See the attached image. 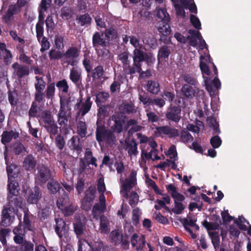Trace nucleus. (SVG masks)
Segmentation results:
<instances>
[{"label": "nucleus", "mask_w": 251, "mask_h": 251, "mask_svg": "<svg viewBox=\"0 0 251 251\" xmlns=\"http://www.w3.org/2000/svg\"><path fill=\"white\" fill-rule=\"evenodd\" d=\"M132 58V66L128 65L126 68L127 73L130 75L134 74L136 72H140L143 62H145L147 66H149L155 61V58L152 53H148L138 48L135 49L133 51Z\"/></svg>", "instance_id": "obj_1"}, {"label": "nucleus", "mask_w": 251, "mask_h": 251, "mask_svg": "<svg viewBox=\"0 0 251 251\" xmlns=\"http://www.w3.org/2000/svg\"><path fill=\"white\" fill-rule=\"evenodd\" d=\"M157 17L161 20L156 24L158 32L164 36H167L171 34V29L169 23L171 18L166 8L160 9L157 13Z\"/></svg>", "instance_id": "obj_2"}, {"label": "nucleus", "mask_w": 251, "mask_h": 251, "mask_svg": "<svg viewBox=\"0 0 251 251\" xmlns=\"http://www.w3.org/2000/svg\"><path fill=\"white\" fill-rule=\"evenodd\" d=\"M96 138L99 144L105 141L108 145H112L116 141V136L110 130L106 129L104 126L97 123Z\"/></svg>", "instance_id": "obj_3"}, {"label": "nucleus", "mask_w": 251, "mask_h": 251, "mask_svg": "<svg viewBox=\"0 0 251 251\" xmlns=\"http://www.w3.org/2000/svg\"><path fill=\"white\" fill-rule=\"evenodd\" d=\"M70 98L64 100L60 99V107L57 114V122L61 126L63 127L67 128V123L70 117V114L67 113V110H70L69 106L70 103Z\"/></svg>", "instance_id": "obj_4"}, {"label": "nucleus", "mask_w": 251, "mask_h": 251, "mask_svg": "<svg viewBox=\"0 0 251 251\" xmlns=\"http://www.w3.org/2000/svg\"><path fill=\"white\" fill-rule=\"evenodd\" d=\"M80 53V48L74 46L69 47L66 51L63 52V63L73 67L76 65Z\"/></svg>", "instance_id": "obj_5"}, {"label": "nucleus", "mask_w": 251, "mask_h": 251, "mask_svg": "<svg viewBox=\"0 0 251 251\" xmlns=\"http://www.w3.org/2000/svg\"><path fill=\"white\" fill-rule=\"evenodd\" d=\"M17 211L14 208L4 205L1 211L0 226L7 227L14 222Z\"/></svg>", "instance_id": "obj_6"}, {"label": "nucleus", "mask_w": 251, "mask_h": 251, "mask_svg": "<svg viewBox=\"0 0 251 251\" xmlns=\"http://www.w3.org/2000/svg\"><path fill=\"white\" fill-rule=\"evenodd\" d=\"M165 118L168 121L178 123L181 119V107L171 103L165 113Z\"/></svg>", "instance_id": "obj_7"}, {"label": "nucleus", "mask_w": 251, "mask_h": 251, "mask_svg": "<svg viewBox=\"0 0 251 251\" xmlns=\"http://www.w3.org/2000/svg\"><path fill=\"white\" fill-rule=\"evenodd\" d=\"M7 202L5 205L7 207L14 208L15 210L17 211L19 209H25V202L23 198L19 195L7 194Z\"/></svg>", "instance_id": "obj_8"}, {"label": "nucleus", "mask_w": 251, "mask_h": 251, "mask_svg": "<svg viewBox=\"0 0 251 251\" xmlns=\"http://www.w3.org/2000/svg\"><path fill=\"white\" fill-rule=\"evenodd\" d=\"M99 199V202L94 204L92 211L93 217L96 220H98L101 215H104L103 213L106 209V200L104 194L100 195Z\"/></svg>", "instance_id": "obj_9"}, {"label": "nucleus", "mask_w": 251, "mask_h": 251, "mask_svg": "<svg viewBox=\"0 0 251 251\" xmlns=\"http://www.w3.org/2000/svg\"><path fill=\"white\" fill-rule=\"evenodd\" d=\"M38 172L36 176V180L40 183L45 184L50 179L51 176V170L47 166L41 164L37 167Z\"/></svg>", "instance_id": "obj_10"}, {"label": "nucleus", "mask_w": 251, "mask_h": 251, "mask_svg": "<svg viewBox=\"0 0 251 251\" xmlns=\"http://www.w3.org/2000/svg\"><path fill=\"white\" fill-rule=\"evenodd\" d=\"M178 129L170 127L167 125L157 126L156 127L155 135L157 137L166 135L169 138H173L179 136Z\"/></svg>", "instance_id": "obj_11"}, {"label": "nucleus", "mask_w": 251, "mask_h": 251, "mask_svg": "<svg viewBox=\"0 0 251 251\" xmlns=\"http://www.w3.org/2000/svg\"><path fill=\"white\" fill-rule=\"evenodd\" d=\"M12 68L13 69V76L19 80L28 75L29 74V69L28 66L19 64L17 62L12 65Z\"/></svg>", "instance_id": "obj_12"}, {"label": "nucleus", "mask_w": 251, "mask_h": 251, "mask_svg": "<svg viewBox=\"0 0 251 251\" xmlns=\"http://www.w3.org/2000/svg\"><path fill=\"white\" fill-rule=\"evenodd\" d=\"M103 32H99L96 31L92 36V45L95 49L100 48V47H108L110 46V43L106 38H103Z\"/></svg>", "instance_id": "obj_13"}, {"label": "nucleus", "mask_w": 251, "mask_h": 251, "mask_svg": "<svg viewBox=\"0 0 251 251\" xmlns=\"http://www.w3.org/2000/svg\"><path fill=\"white\" fill-rule=\"evenodd\" d=\"M4 159L5 164L7 165L6 172L8 178H12L13 179L16 178L20 172V169L19 166L14 163L8 165V156L6 151L4 152Z\"/></svg>", "instance_id": "obj_14"}, {"label": "nucleus", "mask_w": 251, "mask_h": 251, "mask_svg": "<svg viewBox=\"0 0 251 251\" xmlns=\"http://www.w3.org/2000/svg\"><path fill=\"white\" fill-rule=\"evenodd\" d=\"M85 219V217H77L75 222L73 224L74 231L78 239H80V237L84 233L86 225Z\"/></svg>", "instance_id": "obj_15"}, {"label": "nucleus", "mask_w": 251, "mask_h": 251, "mask_svg": "<svg viewBox=\"0 0 251 251\" xmlns=\"http://www.w3.org/2000/svg\"><path fill=\"white\" fill-rule=\"evenodd\" d=\"M112 120L114 122L111 128L114 132L120 133L123 130L124 125L125 123L124 117L119 114L113 115L112 117Z\"/></svg>", "instance_id": "obj_16"}, {"label": "nucleus", "mask_w": 251, "mask_h": 251, "mask_svg": "<svg viewBox=\"0 0 251 251\" xmlns=\"http://www.w3.org/2000/svg\"><path fill=\"white\" fill-rule=\"evenodd\" d=\"M130 242L132 247L137 251L142 250L146 243L145 236H139L136 233H134L131 236Z\"/></svg>", "instance_id": "obj_17"}, {"label": "nucleus", "mask_w": 251, "mask_h": 251, "mask_svg": "<svg viewBox=\"0 0 251 251\" xmlns=\"http://www.w3.org/2000/svg\"><path fill=\"white\" fill-rule=\"evenodd\" d=\"M55 231L60 238L67 233L69 229V225L62 218H55Z\"/></svg>", "instance_id": "obj_18"}, {"label": "nucleus", "mask_w": 251, "mask_h": 251, "mask_svg": "<svg viewBox=\"0 0 251 251\" xmlns=\"http://www.w3.org/2000/svg\"><path fill=\"white\" fill-rule=\"evenodd\" d=\"M81 100L77 102L75 106V109H79L78 113L83 116L86 114L91 109L92 102L91 101V97L88 96L87 97L84 102L82 103L81 105Z\"/></svg>", "instance_id": "obj_19"}, {"label": "nucleus", "mask_w": 251, "mask_h": 251, "mask_svg": "<svg viewBox=\"0 0 251 251\" xmlns=\"http://www.w3.org/2000/svg\"><path fill=\"white\" fill-rule=\"evenodd\" d=\"M42 197V193L40 189L35 187L33 190L29 192L27 198V201L29 204H37Z\"/></svg>", "instance_id": "obj_20"}, {"label": "nucleus", "mask_w": 251, "mask_h": 251, "mask_svg": "<svg viewBox=\"0 0 251 251\" xmlns=\"http://www.w3.org/2000/svg\"><path fill=\"white\" fill-rule=\"evenodd\" d=\"M95 50L98 56V59L101 64H104L109 61L111 53L110 50L106 49V47H103L101 49L99 48Z\"/></svg>", "instance_id": "obj_21"}, {"label": "nucleus", "mask_w": 251, "mask_h": 251, "mask_svg": "<svg viewBox=\"0 0 251 251\" xmlns=\"http://www.w3.org/2000/svg\"><path fill=\"white\" fill-rule=\"evenodd\" d=\"M23 227L25 230L32 231L33 227L32 221L33 216L30 213L28 209H24Z\"/></svg>", "instance_id": "obj_22"}, {"label": "nucleus", "mask_w": 251, "mask_h": 251, "mask_svg": "<svg viewBox=\"0 0 251 251\" xmlns=\"http://www.w3.org/2000/svg\"><path fill=\"white\" fill-rule=\"evenodd\" d=\"M126 150L127 151L129 156L136 155L138 153L137 146L138 144L135 139L132 138L131 140L126 139L125 140Z\"/></svg>", "instance_id": "obj_23"}, {"label": "nucleus", "mask_w": 251, "mask_h": 251, "mask_svg": "<svg viewBox=\"0 0 251 251\" xmlns=\"http://www.w3.org/2000/svg\"><path fill=\"white\" fill-rule=\"evenodd\" d=\"M205 87L206 90L209 92L210 96H214L215 94V91L213 88V85L217 90H219L221 87V82L218 77L216 76L210 83L208 80H205Z\"/></svg>", "instance_id": "obj_24"}, {"label": "nucleus", "mask_w": 251, "mask_h": 251, "mask_svg": "<svg viewBox=\"0 0 251 251\" xmlns=\"http://www.w3.org/2000/svg\"><path fill=\"white\" fill-rule=\"evenodd\" d=\"M103 33L107 40L110 43L113 41H115L119 36L117 28L115 25L106 28Z\"/></svg>", "instance_id": "obj_25"}, {"label": "nucleus", "mask_w": 251, "mask_h": 251, "mask_svg": "<svg viewBox=\"0 0 251 251\" xmlns=\"http://www.w3.org/2000/svg\"><path fill=\"white\" fill-rule=\"evenodd\" d=\"M145 88L148 92L155 95L158 94L160 90L159 82L154 80H148Z\"/></svg>", "instance_id": "obj_26"}, {"label": "nucleus", "mask_w": 251, "mask_h": 251, "mask_svg": "<svg viewBox=\"0 0 251 251\" xmlns=\"http://www.w3.org/2000/svg\"><path fill=\"white\" fill-rule=\"evenodd\" d=\"M12 54L11 51L6 49V44L0 43V59H3L4 62L8 64L11 63Z\"/></svg>", "instance_id": "obj_27"}, {"label": "nucleus", "mask_w": 251, "mask_h": 251, "mask_svg": "<svg viewBox=\"0 0 251 251\" xmlns=\"http://www.w3.org/2000/svg\"><path fill=\"white\" fill-rule=\"evenodd\" d=\"M68 145L71 150L76 151L77 153H79L82 151V145L78 136H73L69 141Z\"/></svg>", "instance_id": "obj_28"}, {"label": "nucleus", "mask_w": 251, "mask_h": 251, "mask_svg": "<svg viewBox=\"0 0 251 251\" xmlns=\"http://www.w3.org/2000/svg\"><path fill=\"white\" fill-rule=\"evenodd\" d=\"M37 161L32 154L27 155L24 159L23 166L26 171H31L35 168Z\"/></svg>", "instance_id": "obj_29"}, {"label": "nucleus", "mask_w": 251, "mask_h": 251, "mask_svg": "<svg viewBox=\"0 0 251 251\" xmlns=\"http://www.w3.org/2000/svg\"><path fill=\"white\" fill-rule=\"evenodd\" d=\"M119 110L123 114H130L135 113L137 111L135 106L131 102H124L119 106Z\"/></svg>", "instance_id": "obj_30"}, {"label": "nucleus", "mask_w": 251, "mask_h": 251, "mask_svg": "<svg viewBox=\"0 0 251 251\" xmlns=\"http://www.w3.org/2000/svg\"><path fill=\"white\" fill-rule=\"evenodd\" d=\"M19 136V133L18 132L11 130L10 131H4L1 135V142L3 144L9 143L12 138L17 139Z\"/></svg>", "instance_id": "obj_31"}, {"label": "nucleus", "mask_w": 251, "mask_h": 251, "mask_svg": "<svg viewBox=\"0 0 251 251\" xmlns=\"http://www.w3.org/2000/svg\"><path fill=\"white\" fill-rule=\"evenodd\" d=\"M47 186L49 192L53 195L57 194L61 189L63 191L64 190L59 182L54 178H51L49 180Z\"/></svg>", "instance_id": "obj_32"}, {"label": "nucleus", "mask_w": 251, "mask_h": 251, "mask_svg": "<svg viewBox=\"0 0 251 251\" xmlns=\"http://www.w3.org/2000/svg\"><path fill=\"white\" fill-rule=\"evenodd\" d=\"M152 99L148 92L142 90L139 93V100L144 107L152 105Z\"/></svg>", "instance_id": "obj_33"}, {"label": "nucleus", "mask_w": 251, "mask_h": 251, "mask_svg": "<svg viewBox=\"0 0 251 251\" xmlns=\"http://www.w3.org/2000/svg\"><path fill=\"white\" fill-rule=\"evenodd\" d=\"M42 111L41 105H39L36 102H32L28 111V116L32 118H39Z\"/></svg>", "instance_id": "obj_34"}, {"label": "nucleus", "mask_w": 251, "mask_h": 251, "mask_svg": "<svg viewBox=\"0 0 251 251\" xmlns=\"http://www.w3.org/2000/svg\"><path fill=\"white\" fill-rule=\"evenodd\" d=\"M171 53V47L164 45L159 49L157 54V59L159 61L160 60L168 59Z\"/></svg>", "instance_id": "obj_35"}, {"label": "nucleus", "mask_w": 251, "mask_h": 251, "mask_svg": "<svg viewBox=\"0 0 251 251\" xmlns=\"http://www.w3.org/2000/svg\"><path fill=\"white\" fill-rule=\"evenodd\" d=\"M124 235L121 233L119 229L112 231L109 234L111 242L115 246H119L121 243Z\"/></svg>", "instance_id": "obj_36"}, {"label": "nucleus", "mask_w": 251, "mask_h": 251, "mask_svg": "<svg viewBox=\"0 0 251 251\" xmlns=\"http://www.w3.org/2000/svg\"><path fill=\"white\" fill-rule=\"evenodd\" d=\"M195 88L193 86H190L188 84H184L182 85L181 89V92L182 95L186 98L192 99L195 95Z\"/></svg>", "instance_id": "obj_37"}, {"label": "nucleus", "mask_w": 251, "mask_h": 251, "mask_svg": "<svg viewBox=\"0 0 251 251\" xmlns=\"http://www.w3.org/2000/svg\"><path fill=\"white\" fill-rule=\"evenodd\" d=\"M7 194H16L19 193V183L12 178H8L7 184Z\"/></svg>", "instance_id": "obj_38"}, {"label": "nucleus", "mask_w": 251, "mask_h": 251, "mask_svg": "<svg viewBox=\"0 0 251 251\" xmlns=\"http://www.w3.org/2000/svg\"><path fill=\"white\" fill-rule=\"evenodd\" d=\"M181 78L184 82L187 83V84L193 86L195 88H196L199 84V82L195 75L193 74L184 73L182 75Z\"/></svg>", "instance_id": "obj_39"}, {"label": "nucleus", "mask_w": 251, "mask_h": 251, "mask_svg": "<svg viewBox=\"0 0 251 251\" xmlns=\"http://www.w3.org/2000/svg\"><path fill=\"white\" fill-rule=\"evenodd\" d=\"M44 127L49 134L50 137L51 139H52L58 132V127L55 121L47 125H44Z\"/></svg>", "instance_id": "obj_40"}, {"label": "nucleus", "mask_w": 251, "mask_h": 251, "mask_svg": "<svg viewBox=\"0 0 251 251\" xmlns=\"http://www.w3.org/2000/svg\"><path fill=\"white\" fill-rule=\"evenodd\" d=\"M69 77L75 85H78L79 81L81 80V71L73 68L70 71Z\"/></svg>", "instance_id": "obj_41"}, {"label": "nucleus", "mask_w": 251, "mask_h": 251, "mask_svg": "<svg viewBox=\"0 0 251 251\" xmlns=\"http://www.w3.org/2000/svg\"><path fill=\"white\" fill-rule=\"evenodd\" d=\"M76 130L77 134L81 138L85 137L87 133V127L86 123L79 121L76 124Z\"/></svg>", "instance_id": "obj_42"}, {"label": "nucleus", "mask_w": 251, "mask_h": 251, "mask_svg": "<svg viewBox=\"0 0 251 251\" xmlns=\"http://www.w3.org/2000/svg\"><path fill=\"white\" fill-rule=\"evenodd\" d=\"M63 52L57 50L56 48H52L49 52V56L50 60H61L63 62Z\"/></svg>", "instance_id": "obj_43"}, {"label": "nucleus", "mask_w": 251, "mask_h": 251, "mask_svg": "<svg viewBox=\"0 0 251 251\" xmlns=\"http://www.w3.org/2000/svg\"><path fill=\"white\" fill-rule=\"evenodd\" d=\"M64 192L60 195L57 200V205L59 209L64 208V207L69 204V197L67 193L63 190Z\"/></svg>", "instance_id": "obj_44"}, {"label": "nucleus", "mask_w": 251, "mask_h": 251, "mask_svg": "<svg viewBox=\"0 0 251 251\" xmlns=\"http://www.w3.org/2000/svg\"><path fill=\"white\" fill-rule=\"evenodd\" d=\"M99 219L100 220V229L101 233L107 234L109 232L110 229L108 227L109 224L107 217L104 215H101Z\"/></svg>", "instance_id": "obj_45"}, {"label": "nucleus", "mask_w": 251, "mask_h": 251, "mask_svg": "<svg viewBox=\"0 0 251 251\" xmlns=\"http://www.w3.org/2000/svg\"><path fill=\"white\" fill-rule=\"evenodd\" d=\"M109 97L108 92L102 91L99 92L96 95V102L98 106L102 103H105Z\"/></svg>", "instance_id": "obj_46"}, {"label": "nucleus", "mask_w": 251, "mask_h": 251, "mask_svg": "<svg viewBox=\"0 0 251 251\" xmlns=\"http://www.w3.org/2000/svg\"><path fill=\"white\" fill-rule=\"evenodd\" d=\"M43 122L44 125H47L54 121L53 115L50 110H44L39 117Z\"/></svg>", "instance_id": "obj_47"}, {"label": "nucleus", "mask_w": 251, "mask_h": 251, "mask_svg": "<svg viewBox=\"0 0 251 251\" xmlns=\"http://www.w3.org/2000/svg\"><path fill=\"white\" fill-rule=\"evenodd\" d=\"M37 83L35 84V93H44L46 83L42 77L36 76L35 77Z\"/></svg>", "instance_id": "obj_48"}, {"label": "nucleus", "mask_w": 251, "mask_h": 251, "mask_svg": "<svg viewBox=\"0 0 251 251\" xmlns=\"http://www.w3.org/2000/svg\"><path fill=\"white\" fill-rule=\"evenodd\" d=\"M76 20L81 26H84L91 24L92 18L88 13H85L77 17Z\"/></svg>", "instance_id": "obj_49"}, {"label": "nucleus", "mask_w": 251, "mask_h": 251, "mask_svg": "<svg viewBox=\"0 0 251 251\" xmlns=\"http://www.w3.org/2000/svg\"><path fill=\"white\" fill-rule=\"evenodd\" d=\"M55 83L51 82L49 83L45 90V96L48 100H52L54 95L55 91Z\"/></svg>", "instance_id": "obj_50"}, {"label": "nucleus", "mask_w": 251, "mask_h": 251, "mask_svg": "<svg viewBox=\"0 0 251 251\" xmlns=\"http://www.w3.org/2000/svg\"><path fill=\"white\" fill-rule=\"evenodd\" d=\"M180 3L186 9H188L191 13L197 14L198 12L197 6L194 2V1L189 3L185 0H180Z\"/></svg>", "instance_id": "obj_51"}, {"label": "nucleus", "mask_w": 251, "mask_h": 251, "mask_svg": "<svg viewBox=\"0 0 251 251\" xmlns=\"http://www.w3.org/2000/svg\"><path fill=\"white\" fill-rule=\"evenodd\" d=\"M209 234L211 239V242L213 245L215 250L216 251L219 248L220 239L218 232H209Z\"/></svg>", "instance_id": "obj_52"}, {"label": "nucleus", "mask_w": 251, "mask_h": 251, "mask_svg": "<svg viewBox=\"0 0 251 251\" xmlns=\"http://www.w3.org/2000/svg\"><path fill=\"white\" fill-rule=\"evenodd\" d=\"M104 71L101 65L95 67L92 72V77L93 80L100 79L104 75Z\"/></svg>", "instance_id": "obj_53"}, {"label": "nucleus", "mask_w": 251, "mask_h": 251, "mask_svg": "<svg viewBox=\"0 0 251 251\" xmlns=\"http://www.w3.org/2000/svg\"><path fill=\"white\" fill-rule=\"evenodd\" d=\"M56 86L60 92L65 94L68 93L69 86L65 79H63L57 82Z\"/></svg>", "instance_id": "obj_54"}, {"label": "nucleus", "mask_w": 251, "mask_h": 251, "mask_svg": "<svg viewBox=\"0 0 251 251\" xmlns=\"http://www.w3.org/2000/svg\"><path fill=\"white\" fill-rule=\"evenodd\" d=\"M84 193L85 196L83 199L92 202L95 198L96 190L90 187L85 191Z\"/></svg>", "instance_id": "obj_55"}, {"label": "nucleus", "mask_w": 251, "mask_h": 251, "mask_svg": "<svg viewBox=\"0 0 251 251\" xmlns=\"http://www.w3.org/2000/svg\"><path fill=\"white\" fill-rule=\"evenodd\" d=\"M64 36L61 35H56L54 37V45L57 50H61L64 47Z\"/></svg>", "instance_id": "obj_56"}, {"label": "nucleus", "mask_w": 251, "mask_h": 251, "mask_svg": "<svg viewBox=\"0 0 251 251\" xmlns=\"http://www.w3.org/2000/svg\"><path fill=\"white\" fill-rule=\"evenodd\" d=\"M60 210L63 211L65 216H70L75 213L76 210V206L74 204H67L64 207V208H61Z\"/></svg>", "instance_id": "obj_57"}, {"label": "nucleus", "mask_w": 251, "mask_h": 251, "mask_svg": "<svg viewBox=\"0 0 251 251\" xmlns=\"http://www.w3.org/2000/svg\"><path fill=\"white\" fill-rule=\"evenodd\" d=\"M10 232L11 230L8 228H2L0 229V241L3 246H6L7 241L6 237Z\"/></svg>", "instance_id": "obj_58"}, {"label": "nucleus", "mask_w": 251, "mask_h": 251, "mask_svg": "<svg viewBox=\"0 0 251 251\" xmlns=\"http://www.w3.org/2000/svg\"><path fill=\"white\" fill-rule=\"evenodd\" d=\"M18 251H33L34 244L30 241L25 240L18 249Z\"/></svg>", "instance_id": "obj_59"}, {"label": "nucleus", "mask_w": 251, "mask_h": 251, "mask_svg": "<svg viewBox=\"0 0 251 251\" xmlns=\"http://www.w3.org/2000/svg\"><path fill=\"white\" fill-rule=\"evenodd\" d=\"M11 148L12 151L15 155H19L25 150V147L23 144L19 142L14 143Z\"/></svg>", "instance_id": "obj_60"}, {"label": "nucleus", "mask_w": 251, "mask_h": 251, "mask_svg": "<svg viewBox=\"0 0 251 251\" xmlns=\"http://www.w3.org/2000/svg\"><path fill=\"white\" fill-rule=\"evenodd\" d=\"M180 140L184 143H188L193 140V137L188 131L183 129L180 132Z\"/></svg>", "instance_id": "obj_61"}, {"label": "nucleus", "mask_w": 251, "mask_h": 251, "mask_svg": "<svg viewBox=\"0 0 251 251\" xmlns=\"http://www.w3.org/2000/svg\"><path fill=\"white\" fill-rule=\"evenodd\" d=\"M97 189L100 195L104 194L106 191V187L104 182V177L102 175L97 180Z\"/></svg>", "instance_id": "obj_62"}, {"label": "nucleus", "mask_w": 251, "mask_h": 251, "mask_svg": "<svg viewBox=\"0 0 251 251\" xmlns=\"http://www.w3.org/2000/svg\"><path fill=\"white\" fill-rule=\"evenodd\" d=\"M202 225L208 231L219 229L220 227L219 224L216 223L208 222L206 220L203 221Z\"/></svg>", "instance_id": "obj_63"}, {"label": "nucleus", "mask_w": 251, "mask_h": 251, "mask_svg": "<svg viewBox=\"0 0 251 251\" xmlns=\"http://www.w3.org/2000/svg\"><path fill=\"white\" fill-rule=\"evenodd\" d=\"M41 44V48L40 49V51L43 53L45 51L48 50L50 46V43L49 41H48V38L44 36L41 38L40 40V42H39Z\"/></svg>", "instance_id": "obj_64"}]
</instances>
